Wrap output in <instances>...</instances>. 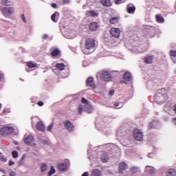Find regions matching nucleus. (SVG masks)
<instances>
[{"instance_id":"nucleus-1","label":"nucleus","mask_w":176,"mask_h":176,"mask_svg":"<svg viewBox=\"0 0 176 176\" xmlns=\"http://www.w3.org/2000/svg\"><path fill=\"white\" fill-rule=\"evenodd\" d=\"M85 50H83L84 54H90L93 53L96 47V40L94 38H88L85 43Z\"/></svg>"},{"instance_id":"nucleus-2","label":"nucleus","mask_w":176,"mask_h":176,"mask_svg":"<svg viewBox=\"0 0 176 176\" xmlns=\"http://www.w3.org/2000/svg\"><path fill=\"white\" fill-rule=\"evenodd\" d=\"M1 12L5 17H10L14 13L13 7H4L1 9Z\"/></svg>"},{"instance_id":"nucleus-3","label":"nucleus","mask_w":176,"mask_h":176,"mask_svg":"<svg viewBox=\"0 0 176 176\" xmlns=\"http://www.w3.org/2000/svg\"><path fill=\"white\" fill-rule=\"evenodd\" d=\"M98 75L100 76L102 80H104L105 82H109L111 81V79H112V76L109 72L101 71L98 73Z\"/></svg>"},{"instance_id":"nucleus-4","label":"nucleus","mask_w":176,"mask_h":176,"mask_svg":"<svg viewBox=\"0 0 176 176\" xmlns=\"http://www.w3.org/2000/svg\"><path fill=\"white\" fill-rule=\"evenodd\" d=\"M133 137L136 141H144V133L140 129L133 130Z\"/></svg>"},{"instance_id":"nucleus-5","label":"nucleus","mask_w":176,"mask_h":176,"mask_svg":"<svg viewBox=\"0 0 176 176\" xmlns=\"http://www.w3.org/2000/svg\"><path fill=\"white\" fill-rule=\"evenodd\" d=\"M1 132L3 135H6L8 134H12V133H14V129L12 126H6L1 128Z\"/></svg>"},{"instance_id":"nucleus-6","label":"nucleus","mask_w":176,"mask_h":176,"mask_svg":"<svg viewBox=\"0 0 176 176\" xmlns=\"http://www.w3.org/2000/svg\"><path fill=\"white\" fill-rule=\"evenodd\" d=\"M24 142L27 145H30V146H34L35 145V140H34V136L28 135L24 139Z\"/></svg>"},{"instance_id":"nucleus-7","label":"nucleus","mask_w":176,"mask_h":176,"mask_svg":"<svg viewBox=\"0 0 176 176\" xmlns=\"http://www.w3.org/2000/svg\"><path fill=\"white\" fill-rule=\"evenodd\" d=\"M110 34L113 38H119L120 36V30L118 28H112L110 30Z\"/></svg>"},{"instance_id":"nucleus-8","label":"nucleus","mask_w":176,"mask_h":176,"mask_svg":"<svg viewBox=\"0 0 176 176\" xmlns=\"http://www.w3.org/2000/svg\"><path fill=\"white\" fill-rule=\"evenodd\" d=\"M86 85L87 87H92V89H96V84L94 83V79L93 77H89L87 78Z\"/></svg>"},{"instance_id":"nucleus-9","label":"nucleus","mask_w":176,"mask_h":176,"mask_svg":"<svg viewBox=\"0 0 176 176\" xmlns=\"http://www.w3.org/2000/svg\"><path fill=\"white\" fill-rule=\"evenodd\" d=\"M64 125L65 129H67V130H68L69 131H72L74 130V124H72V122H71V121L69 120H66L64 122Z\"/></svg>"},{"instance_id":"nucleus-10","label":"nucleus","mask_w":176,"mask_h":176,"mask_svg":"<svg viewBox=\"0 0 176 176\" xmlns=\"http://www.w3.org/2000/svg\"><path fill=\"white\" fill-rule=\"evenodd\" d=\"M126 12L130 14H133V13L135 12V6L133 4H128L126 6Z\"/></svg>"},{"instance_id":"nucleus-11","label":"nucleus","mask_w":176,"mask_h":176,"mask_svg":"<svg viewBox=\"0 0 176 176\" xmlns=\"http://www.w3.org/2000/svg\"><path fill=\"white\" fill-rule=\"evenodd\" d=\"M36 126L37 130H39V131H45V124L42 121L37 122Z\"/></svg>"},{"instance_id":"nucleus-12","label":"nucleus","mask_w":176,"mask_h":176,"mask_svg":"<svg viewBox=\"0 0 176 176\" xmlns=\"http://www.w3.org/2000/svg\"><path fill=\"white\" fill-rule=\"evenodd\" d=\"M119 172L120 173H123V171H124V170H127V164L124 163V162H121L119 164Z\"/></svg>"},{"instance_id":"nucleus-13","label":"nucleus","mask_w":176,"mask_h":176,"mask_svg":"<svg viewBox=\"0 0 176 176\" xmlns=\"http://www.w3.org/2000/svg\"><path fill=\"white\" fill-rule=\"evenodd\" d=\"M86 15L89 17H98V12H96L94 10L87 11Z\"/></svg>"},{"instance_id":"nucleus-14","label":"nucleus","mask_w":176,"mask_h":176,"mask_svg":"<svg viewBox=\"0 0 176 176\" xmlns=\"http://www.w3.org/2000/svg\"><path fill=\"white\" fill-rule=\"evenodd\" d=\"M58 17H60V13L56 12L52 15L51 19L54 23H57L58 21Z\"/></svg>"},{"instance_id":"nucleus-15","label":"nucleus","mask_w":176,"mask_h":176,"mask_svg":"<svg viewBox=\"0 0 176 176\" xmlns=\"http://www.w3.org/2000/svg\"><path fill=\"white\" fill-rule=\"evenodd\" d=\"M123 79L127 82H130L132 79L131 74L129 72H126L123 75Z\"/></svg>"},{"instance_id":"nucleus-16","label":"nucleus","mask_w":176,"mask_h":176,"mask_svg":"<svg viewBox=\"0 0 176 176\" xmlns=\"http://www.w3.org/2000/svg\"><path fill=\"white\" fill-rule=\"evenodd\" d=\"M97 28H98V23L97 22H92L89 25V29L91 31H97Z\"/></svg>"},{"instance_id":"nucleus-17","label":"nucleus","mask_w":176,"mask_h":176,"mask_svg":"<svg viewBox=\"0 0 176 176\" xmlns=\"http://www.w3.org/2000/svg\"><path fill=\"white\" fill-rule=\"evenodd\" d=\"M101 3L103 6H106V8H109V6H112V3H111V0H101Z\"/></svg>"},{"instance_id":"nucleus-18","label":"nucleus","mask_w":176,"mask_h":176,"mask_svg":"<svg viewBox=\"0 0 176 176\" xmlns=\"http://www.w3.org/2000/svg\"><path fill=\"white\" fill-rule=\"evenodd\" d=\"M60 53L61 51H60L58 48H56L51 52V55L52 56V57H57V56L60 55Z\"/></svg>"},{"instance_id":"nucleus-19","label":"nucleus","mask_w":176,"mask_h":176,"mask_svg":"<svg viewBox=\"0 0 176 176\" xmlns=\"http://www.w3.org/2000/svg\"><path fill=\"white\" fill-rule=\"evenodd\" d=\"M144 63H146V64H152V63H153V56L144 58Z\"/></svg>"},{"instance_id":"nucleus-20","label":"nucleus","mask_w":176,"mask_h":176,"mask_svg":"<svg viewBox=\"0 0 176 176\" xmlns=\"http://www.w3.org/2000/svg\"><path fill=\"white\" fill-rule=\"evenodd\" d=\"M58 170L60 171H65L67 170V164L65 163H60L58 165Z\"/></svg>"},{"instance_id":"nucleus-21","label":"nucleus","mask_w":176,"mask_h":176,"mask_svg":"<svg viewBox=\"0 0 176 176\" xmlns=\"http://www.w3.org/2000/svg\"><path fill=\"white\" fill-rule=\"evenodd\" d=\"M176 175V171L174 168H170L166 172V176H175Z\"/></svg>"},{"instance_id":"nucleus-22","label":"nucleus","mask_w":176,"mask_h":176,"mask_svg":"<svg viewBox=\"0 0 176 176\" xmlns=\"http://www.w3.org/2000/svg\"><path fill=\"white\" fill-rule=\"evenodd\" d=\"M27 67L28 68H36L38 67V65L36 63L32 62V61H29L26 63Z\"/></svg>"},{"instance_id":"nucleus-23","label":"nucleus","mask_w":176,"mask_h":176,"mask_svg":"<svg viewBox=\"0 0 176 176\" xmlns=\"http://www.w3.org/2000/svg\"><path fill=\"white\" fill-rule=\"evenodd\" d=\"M109 21L110 24H118V23H119V17H111Z\"/></svg>"},{"instance_id":"nucleus-24","label":"nucleus","mask_w":176,"mask_h":176,"mask_svg":"<svg viewBox=\"0 0 176 176\" xmlns=\"http://www.w3.org/2000/svg\"><path fill=\"white\" fill-rule=\"evenodd\" d=\"M109 160L108 155L106 153L102 154L101 155V161L102 163H107L108 160Z\"/></svg>"},{"instance_id":"nucleus-25","label":"nucleus","mask_w":176,"mask_h":176,"mask_svg":"<svg viewBox=\"0 0 176 176\" xmlns=\"http://www.w3.org/2000/svg\"><path fill=\"white\" fill-rule=\"evenodd\" d=\"M55 67L56 68H58V69H59L60 71H64L65 68V65H64V63H57Z\"/></svg>"},{"instance_id":"nucleus-26","label":"nucleus","mask_w":176,"mask_h":176,"mask_svg":"<svg viewBox=\"0 0 176 176\" xmlns=\"http://www.w3.org/2000/svg\"><path fill=\"white\" fill-rule=\"evenodd\" d=\"M1 5H3V6H12V1L8 0H3L1 1Z\"/></svg>"},{"instance_id":"nucleus-27","label":"nucleus","mask_w":176,"mask_h":176,"mask_svg":"<svg viewBox=\"0 0 176 176\" xmlns=\"http://www.w3.org/2000/svg\"><path fill=\"white\" fill-rule=\"evenodd\" d=\"M156 126H157V121L156 120L152 121L151 122H150L148 125V129H155Z\"/></svg>"},{"instance_id":"nucleus-28","label":"nucleus","mask_w":176,"mask_h":176,"mask_svg":"<svg viewBox=\"0 0 176 176\" xmlns=\"http://www.w3.org/2000/svg\"><path fill=\"white\" fill-rule=\"evenodd\" d=\"M92 176H101V170L99 169H94L92 171Z\"/></svg>"},{"instance_id":"nucleus-29","label":"nucleus","mask_w":176,"mask_h":176,"mask_svg":"<svg viewBox=\"0 0 176 176\" xmlns=\"http://www.w3.org/2000/svg\"><path fill=\"white\" fill-rule=\"evenodd\" d=\"M40 168H41V173H43L45 171H46V170H47V166L46 165V164H42L40 166Z\"/></svg>"},{"instance_id":"nucleus-30","label":"nucleus","mask_w":176,"mask_h":176,"mask_svg":"<svg viewBox=\"0 0 176 176\" xmlns=\"http://www.w3.org/2000/svg\"><path fill=\"white\" fill-rule=\"evenodd\" d=\"M156 20L158 23H163L164 21V18H163V16L156 15Z\"/></svg>"},{"instance_id":"nucleus-31","label":"nucleus","mask_w":176,"mask_h":176,"mask_svg":"<svg viewBox=\"0 0 176 176\" xmlns=\"http://www.w3.org/2000/svg\"><path fill=\"white\" fill-rule=\"evenodd\" d=\"M130 171L131 173H138V171H140V168H138L137 166H133L130 168Z\"/></svg>"},{"instance_id":"nucleus-32","label":"nucleus","mask_w":176,"mask_h":176,"mask_svg":"<svg viewBox=\"0 0 176 176\" xmlns=\"http://www.w3.org/2000/svg\"><path fill=\"white\" fill-rule=\"evenodd\" d=\"M145 170L150 174H153V168L151 166H146Z\"/></svg>"},{"instance_id":"nucleus-33","label":"nucleus","mask_w":176,"mask_h":176,"mask_svg":"<svg viewBox=\"0 0 176 176\" xmlns=\"http://www.w3.org/2000/svg\"><path fill=\"white\" fill-rule=\"evenodd\" d=\"M55 173H56V169H54V168L53 166H52L50 170L47 173V175L48 176H52Z\"/></svg>"},{"instance_id":"nucleus-34","label":"nucleus","mask_w":176,"mask_h":176,"mask_svg":"<svg viewBox=\"0 0 176 176\" xmlns=\"http://www.w3.org/2000/svg\"><path fill=\"white\" fill-rule=\"evenodd\" d=\"M0 160H1V162H3L4 163H6V162H8V158L3 155L2 153H0Z\"/></svg>"},{"instance_id":"nucleus-35","label":"nucleus","mask_w":176,"mask_h":176,"mask_svg":"<svg viewBox=\"0 0 176 176\" xmlns=\"http://www.w3.org/2000/svg\"><path fill=\"white\" fill-rule=\"evenodd\" d=\"M12 157H14V159H16V157H19V153L16 150L13 151L12 152Z\"/></svg>"},{"instance_id":"nucleus-36","label":"nucleus","mask_w":176,"mask_h":176,"mask_svg":"<svg viewBox=\"0 0 176 176\" xmlns=\"http://www.w3.org/2000/svg\"><path fill=\"white\" fill-rule=\"evenodd\" d=\"M170 55L172 56V57H176V50H170Z\"/></svg>"},{"instance_id":"nucleus-37","label":"nucleus","mask_w":176,"mask_h":176,"mask_svg":"<svg viewBox=\"0 0 176 176\" xmlns=\"http://www.w3.org/2000/svg\"><path fill=\"white\" fill-rule=\"evenodd\" d=\"M21 19L23 20V22H25V23H27V19H25V16L24 15V14H22L21 15Z\"/></svg>"},{"instance_id":"nucleus-38","label":"nucleus","mask_w":176,"mask_h":176,"mask_svg":"<svg viewBox=\"0 0 176 176\" xmlns=\"http://www.w3.org/2000/svg\"><path fill=\"white\" fill-rule=\"evenodd\" d=\"M81 102H82V104H87L88 101H87V100H86V98H82V99H81Z\"/></svg>"},{"instance_id":"nucleus-39","label":"nucleus","mask_w":176,"mask_h":176,"mask_svg":"<svg viewBox=\"0 0 176 176\" xmlns=\"http://www.w3.org/2000/svg\"><path fill=\"white\" fill-rule=\"evenodd\" d=\"M52 129H53V124H51L47 127V131H52Z\"/></svg>"},{"instance_id":"nucleus-40","label":"nucleus","mask_w":176,"mask_h":176,"mask_svg":"<svg viewBox=\"0 0 176 176\" xmlns=\"http://www.w3.org/2000/svg\"><path fill=\"white\" fill-rule=\"evenodd\" d=\"M37 104H38V107H43V104H44V103H43V102H42V101H38V102H37Z\"/></svg>"},{"instance_id":"nucleus-41","label":"nucleus","mask_w":176,"mask_h":176,"mask_svg":"<svg viewBox=\"0 0 176 176\" xmlns=\"http://www.w3.org/2000/svg\"><path fill=\"white\" fill-rule=\"evenodd\" d=\"M114 1L117 5H120V3H122V0H114Z\"/></svg>"},{"instance_id":"nucleus-42","label":"nucleus","mask_w":176,"mask_h":176,"mask_svg":"<svg viewBox=\"0 0 176 176\" xmlns=\"http://www.w3.org/2000/svg\"><path fill=\"white\" fill-rule=\"evenodd\" d=\"M49 38V35L47 34H43V39L46 40Z\"/></svg>"},{"instance_id":"nucleus-43","label":"nucleus","mask_w":176,"mask_h":176,"mask_svg":"<svg viewBox=\"0 0 176 176\" xmlns=\"http://www.w3.org/2000/svg\"><path fill=\"white\" fill-rule=\"evenodd\" d=\"M51 6L52 8H54V9H56V8H57V4L56 3H53Z\"/></svg>"},{"instance_id":"nucleus-44","label":"nucleus","mask_w":176,"mask_h":176,"mask_svg":"<svg viewBox=\"0 0 176 176\" xmlns=\"http://www.w3.org/2000/svg\"><path fill=\"white\" fill-rule=\"evenodd\" d=\"M9 176H16V172L14 171L10 172Z\"/></svg>"},{"instance_id":"nucleus-45","label":"nucleus","mask_w":176,"mask_h":176,"mask_svg":"<svg viewBox=\"0 0 176 176\" xmlns=\"http://www.w3.org/2000/svg\"><path fill=\"white\" fill-rule=\"evenodd\" d=\"M113 94H115V91H114L113 90H111V91H109V95H110V96H113Z\"/></svg>"},{"instance_id":"nucleus-46","label":"nucleus","mask_w":176,"mask_h":176,"mask_svg":"<svg viewBox=\"0 0 176 176\" xmlns=\"http://www.w3.org/2000/svg\"><path fill=\"white\" fill-rule=\"evenodd\" d=\"M8 164H9V166H13V164H14V162H13V161H9Z\"/></svg>"},{"instance_id":"nucleus-47","label":"nucleus","mask_w":176,"mask_h":176,"mask_svg":"<svg viewBox=\"0 0 176 176\" xmlns=\"http://www.w3.org/2000/svg\"><path fill=\"white\" fill-rule=\"evenodd\" d=\"M63 3L65 5V3H69V0H63Z\"/></svg>"},{"instance_id":"nucleus-48","label":"nucleus","mask_w":176,"mask_h":176,"mask_svg":"<svg viewBox=\"0 0 176 176\" xmlns=\"http://www.w3.org/2000/svg\"><path fill=\"white\" fill-rule=\"evenodd\" d=\"M82 111H83V109H82V107H79V109H78V112H79L80 115V113H82Z\"/></svg>"},{"instance_id":"nucleus-49","label":"nucleus","mask_w":176,"mask_h":176,"mask_svg":"<svg viewBox=\"0 0 176 176\" xmlns=\"http://www.w3.org/2000/svg\"><path fill=\"white\" fill-rule=\"evenodd\" d=\"M172 122L174 124L176 125V118H174L173 120H172Z\"/></svg>"},{"instance_id":"nucleus-50","label":"nucleus","mask_w":176,"mask_h":176,"mask_svg":"<svg viewBox=\"0 0 176 176\" xmlns=\"http://www.w3.org/2000/svg\"><path fill=\"white\" fill-rule=\"evenodd\" d=\"M82 176H89V173L87 172H85Z\"/></svg>"},{"instance_id":"nucleus-51","label":"nucleus","mask_w":176,"mask_h":176,"mask_svg":"<svg viewBox=\"0 0 176 176\" xmlns=\"http://www.w3.org/2000/svg\"><path fill=\"white\" fill-rule=\"evenodd\" d=\"M1 79H3V74L0 73V80H1Z\"/></svg>"},{"instance_id":"nucleus-52","label":"nucleus","mask_w":176,"mask_h":176,"mask_svg":"<svg viewBox=\"0 0 176 176\" xmlns=\"http://www.w3.org/2000/svg\"><path fill=\"white\" fill-rule=\"evenodd\" d=\"M120 83H125L126 85H127V81L124 80H122L120 81Z\"/></svg>"},{"instance_id":"nucleus-53","label":"nucleus","mask_w":176,"mask_h":176,"mask_svg":"<svg viewBox=\"0 0 176 176\" xmlns=\"http://www.w3.org/2000/svg\"><path fill=\"white\" fill-rule=\"evenodd\" d=\"M162 91H163L164 93H166V89H162L160 90V91L158 93H162Z\"/></svg>"},{"instance_id":"nucleus-54","label":"nucleus","mask_w":176,"mask_h":176,"mask_svg":"<svg viewBox=\"0 0 176 176\" xmlns=\"http://www.w3.org/2000/svg\"><path fill=\"white\" fill-rule=\"evenodd\" d=\"M173 111H174V112H175V113H176V104L174 105Z\"/></svg>"},{"instance_id":"nucleus-55","label":"nucleus","mask_w":176,"mask_h":176,"mask_svg":"<svg viewBox=\"0 0 176 176\" xmlns=\"http://www.w3.org/2000/svg\"><path fill=\"white\" fill-rule=\"evenodd\" d=\"M114 105H115L116 107H119V102H116V103L114 104Z\"/></svg>"},{"instance_id":"nucleus-56","label":"nucleus","mask_w":176,"mask_h":176,"mask_svg":"<svg viewBox=\"0 0 176 176\" xmlns=\"http://www.w3.org/2000/svg\"><path fill=\"white\" fill-rule=\"evenodd\" d=\"M14 145H19V142H17L16 141H14Z\"/></svg>"},{"instance_id":"nucleus-57","label":"nucleus","mask_w":176,"mask_h":176,"mask_svg":"<svg viewBox=\"0 0 176 176\" xmlns=\"http://www.w3.org/2000/svg\"><path fill=\"white\" fill-rule=\"evenodd\" d=\"M1 107H2V104H1V103H0V108H1Z\"/></svg>"},{"instance_id":"nucleus-58","label":"nucleus","mask_w":176,"mask_h":176,"mask_svg":"<svg viewBox=\"0 0 176 176\" xmlns=\"http://www.w3.org/2000/svg\"><path fill=\"white\" fill-rule=\"evenodd\" d=\"M3 173H6V171L5 170H1Z\"/></svg>"},{"instance_id":"nucleus-59","label":"nucleus","mask_w":176,"mask_h":176,"mask_svg":"<svg viewBox=\"0 0 176 176\" xmlns=\"http://www.w3.org/2000/svg\"><path fill=\"white\" fill-rule=\"evenodd\" d=\"M6 110H3V112H6Z\"/></svg>"}]
</instances>
